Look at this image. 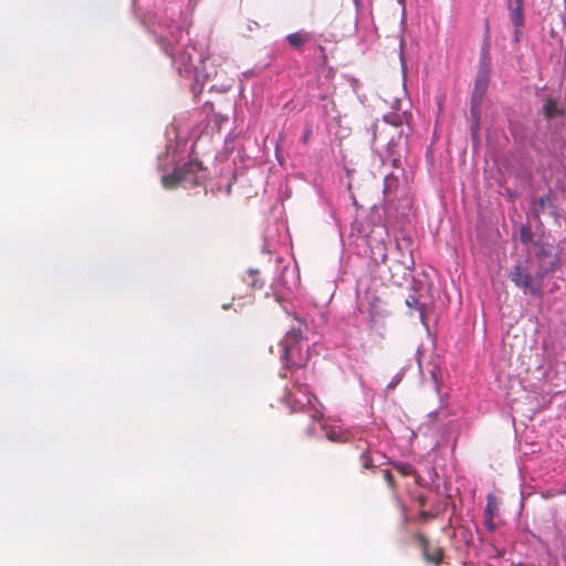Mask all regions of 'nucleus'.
<instances>
[{
    "label": "nucleus",
    "instance_id": "obj_1",
    "mask_svg": "<svg viewBox=\"0 0 566 566\" xmlns=\"http://www.w3.org/2000/svg\"><path fill=\"white\" fill-rule=\"evenodd\" d=\"M379 97L385 104H387L392 112L382 116V125L375 123L371 126L373 142L378 138L387 142L388 144L394 143V135L387 138V125H390L394 129L400 128L403 124H408L411 117L410 113L401 109L402 99L406 97V91L399 84L396 85H384L379 90Z\"/></svg>",
    "mask_w": 566,
    "mask_h": 566
},
{
    "label": "nucleus",
    "instance_id": "obj_2",
    "mask_svg": "<svg viewBox=\"0 0 566 566\" xmlns=\"http://www.w3.org/2000/svg\"><path fill=\"white\" fill-rule=\"evenodd\" d=\"M283 369L295 371L305 368L310 361L308 348L304 349L301 328L292 327L279 343Z\"/></svg>",
    "mask_w": 566,
    "mask_h": 566
},
{
    "label": "nucleus",
    "instance_id": "obj_3",
    "mask_svg": "<svg viewBox=\"0 0 566 566\" xmlns=\"http://www.w3.org/2000/svg\"><path fill=\"white\" fill-rule=\"evenodd\" d=\"M284 402L292 412H310L312 422L323 419V405L307 385L295 381L284 395Z\"/></svg>",
    "mask_w": 566,
    "mask_h": 566
},
{
    "label": "nucleus",
    "instance_id": "obj_4",
    "mask_svg": "<svg viewBox=\"0 0 566 566\" xmlns=\"http://www.w3.org/2000/svg\"><path fill=\"white\" fill-rule=\"evenodd\" d=\"M546 272L535 265L533 260L517 262L510 272V279L524 294L541 296Z\"/></svg>",
    "mask_w": 566,
    "mask_h": 566
},
{
    "label": "nucleus",
    "instance_id": "obj_5",
    "mask_svg": "<svg viewBox=\"0 0 566 566\" xmlns=\"http://www.w3.org/2000/svg\"><path fill=\"white\" fill-rule=\"evenodd\" d=\"M202 165L197 159H191L181 167L176 168L171 174L163 177L161 182L166 189H174L178 186H195L201 179Z\"/></svg>",
    "mask_w": 566,
    "mask_h": 566
},
{
    "label": "nucleus",
    "instance_id": "obj_6",
    "mask_svg": "<svg viewBox=\"0 0 566 566\" xmlns=\"http://www.w3.org/2000/svg\"><path fill=\"white\" fill-rule=\"evenodd\" d=\"M483 64L485 70H481L478 73V76L475 78L474 88L471 96V103L470 106L472 107L473 113L475 114L476 107H481L484 95L488 91L490 76L489 71L486 70V66L489 64V48L483 49Z\"/></svg>",
    "mask_w": 566,
    "mask_h": 566
},
{
    "label": "nucleus",
    "instance_id": "obj_7",
    "mask_svg": "<svg viewBox=\"0 0 566 566\" xmlns=\"http://www.w3.org/2000/svg\"><path fill=\"white\" fill-rule=\"evenodd\" d=\"M412 541L418 544L426 563L432 564L434 566H440L442 564L444 551L441 546H432L429 542V538L420 532L412 534Z\"/></svg>",
    "mask_w": 566,
    "mask_h": 566
},
{
    "label": "nucleus",
    "instance_id": "obj_8",
    "mask_svg": "<svg viewBox=\"0 0 566 566\" xmlns=\"http://www.w3.org/2000/svg\"><path fill=\"white\" fill-rule=\"evenodd\" d=\"M535 265L547 274L554 272L558 255L554 252V247L548 243L536 244L535 247Z\"/></svg>",
    "mask_w": 566,
    "mask_h": 566
},
{
    "label": "nucleus",
    "instance_id": "obj_9",
    "mask_svg": "<svg viewBox=\"0 0 566 566\" xmlns=\"http://www.w3.org/2000/svg\"><path fill=\"white\" fill-rule=\"evenodd\" d=\"M358 310L361 313H368L370 321L374 323L378 317L385 315L386 310L384 302L374 293L367 292L365 294V301H360Z\"/></svg>",
    "mask_w": 566,
    "mask_h": 566
},
{
    "label": "nucleus",
    "instance_id": "obj_10",
    "mask_svg": "<svg viewBox=\"0 0 566 566\" xmlns=\"http://www.w3.org/2000/svg\"><path fill=\"white\" fill-rule=\"evenodd\" d=\"M534 205L536 213L547 212L555 219L559 218L558 208L554 203L553 197L549 193L536 199Z\"/></svg>",
    "mask_w": 566,
    "mask_h": 566
},
{
    "label": "nucleus",
    "instance_id": "obj_11",
    "mask_svg": "<svg viewBox=\"0 0 566 566\" xmlns=\"http://www.w3.org/2000/svg\"><path fill=\"white\" fill-rule=\"evenodd\" d=\"M167 53L174 59V62L176 64H179L178 65V71L181 73L182 71L186 72V73H189L191 71V67H192V61H191V55L186 53V52H181L178 54V56L176 57V52L175 50H171V51H168L167 50Z\"/></svg>",
    "mask_w": 566,
    "mask_h": 566
},
{
    "label": "nucleus",
    "instance_id": "obj_12",
    "mask_svg": "<svg viewBox=\"0 0 566 566\" xmlns=\"http://www.w3.org/2000/svg\"><path fill=\"white\" fill-rule=\"evenodd\" d=\"M326 430V438L332 442H346L348 440V434L340 429L335 427H322Z\"/></svg>",
    "mask_w": 566,
    "mask_h": 566
},
{
    "label": "nucleus",
    "instance_id": "obj_13",
    "mask_svg": "<svg viewBox=\"0 0 566 566\" xmlns=\"http://www.w3.org/2000/svg\"><path fill=\"white\" fill-rule=\"evenodd\" d=\"M391 465L402 476L416 475L417 476V481L420 479V476L417 474L416 469L410 463H406V462H391Z\"/></svg>",
    "mask_w": 566,
    "mask_h": 566
},
{
    "label": "nucleus",
    "instance_id": "obj_14",
    "mask_svg": "<svg viewBox=\"0 0 566 566\" xmlns=\"http://www.w3.org/2000/svg\"><path fill=\"white\" fill-rule=\"evenodd\" d=\"M510 18L514 28L522 29L524 27L523 8H513V6H510Z\"/></svg>",
    "mask_w": 566,
    "mask_h": 566
},
{
    "label": "nucleus",
    "instance_id": "obj_15",
    "mask_svg": "<svg viewBox=\"0 0 566 566\" xmlns=\"http://www.w3.org/2000/svg\"><path fill=\"white\" fill-rule=\"evenodd\" d=\"M470 113H471V134L473 138H478L479 129H480V115H481V107H476L475 114L472 111V107L470 106Z\"/></svg>",
    "mask_w": 566,
    "mask_h": 566
},
{
    "label": "nucleus",
    "instance_id": "obj_16",
    "mask_svg": "<svg viewBox=\"0 0 566 566\" xmlns=\"http://www.w3.org/2000/svg\"><path fill=\"white\" fill-rule=\"evenodd\" d=\"M544 114L547 118H554L560 114L554 99H547L544 104Z\"/></svg>",
    "mask_w": 566,
    "mask_h": 566
},
{
    "label": "nucleus",
    "instance_id": "obj_17",
    "mask_svg": "<svg viewBox=\"0 0 566 566\" xmlns=\"http://www.w3.org/2000/svg\"><path fill=\"white\" fill-rule=\"evenodd\" d=\"M497 510L495 499L492 494H489L488 496V504L485 507V516L491 522L494 517L495 511Z\"/></svg>",
    "mask_w": 566,
    "mask_h": 566
},
{
    "label": "nucleus",
    "instance_id": "obj_18",
    "mask_svg": "<svg viewBox=\"0 0 566 566\" xmlns=\"http://www.w3.org/2000/svg\"><path fill=\"white\" fill-rule=\"evenodd\" d=\"M287 42L292 46L300 49L305 43V38L301 33H292L287 35Z\"/></svg>",
    "mask_w": 566,
    "mask_h": 566
},
{
    "label": "nucleus",
    "instance_id": "obj_19",
    "mask_svg": "<svg viewBox=\"0 0 566 566\" xmlns=\"http://www.w3.org/2000/svg\"><path fill=\"white\" fill-rule=\"evenodd\" d=\"M359 461H360L363 469H365V470H371L375 468V464H374V461L371 459L369 451L363 452L359 458Z\"/></svg>",
    "mask_w": 566,
    "mask_h": 566
},
{
    "label": "nucleus",
    "instance_id": "obj_20",
    "mask_svg": "<svg viewBox=\"0 0 566 566\" xmlns=\"http://www.w3.org/2000/svg\"><path fill=\"white\" fill-rule=\"evenodd\" d=\"M397 178L392 175L385 177V186H384V193L389 195L394 191V189L397 187Z\"/></svg>",
    "mask_w": 566,
    "mask_h": 566
},
{
    "label": "nucleus",
    "instance_id": "obj_21",
    "mask_svg": "<svg viewBox=\"0 0 566 566\" xmlns=\"http://www.w3.org/2000/svg\"><path fill=\"white\" fill-rule=\"evenodd\" d=\"M406 305L409 308L419 311L421 313V316H423V305L415 295H411L406 300Z\"/></svg>",
    "mask_w": 566,
    "mask_h": 566
},
{
    "label": "nucleus",
    "instance_id": "obj_22",
    "mask_svg": "<svg viewBox=\"0 0 566 566\" xmlns=\"http://www.w3.org/2000/svg\"><path fill=\"white\" fill-rule=\"evenodd\" d=\"M520 240L523 243H530L533 240V232L530 226H522L520 230Z\"/></svg>",
    "mask_w": 566,
    "mask_h": 566
},
{
    "label": "nucleus",
    "instance_id": "obj_23",
    "mask_svg": "<svg viewBox=\"0 0 566 566\" xmlns=\"http://www.w3.org/2000/svg\"><path fill=\"white\" fill-rule=\"evenodd\" d=\"M258 275H259V271H256V270H250L248 272V276L251 280L250 284L253 289H261L263 286V282L259 281Z\"/></svg>",
    "mask_w": 566,
    "mask_h": 566
},
{
    "label": "nucleus",
    "instance_id": "obj_24",
    "mask_svg": "<svg viewBox=\"0 0 566 566\" xmlns=\"http://www.w3.org/2000/svg\"><path fill=\"white\" fill-rule=\"evenodd\" d=\"M434 517H436V514H433L432 512H430V511H426V510H421V511L419 512V515H418L417 520H418L419 522L426 523V522H428L429 520H432V518H434Z\"/></svg>",
    "mask_w": 566,
    "mask_h": 566
},
{
    "label": "nucleus",
    "instance_id": "obj_25",
    "mask_svg": "<svg viewBox=\"0 0 566 566\" xmlns=\"http://www.w3.org/2000/svg\"><path fill=\"white\" fill-rule=\"evenodd\" d=\"M384 479H385V481L387 482L388 486H389L391 490H395V489H396V481H395V478H394L392 473H391L389 470H385V471H384Z\"/></svg>",
    "mask_w": 566,
    "mask_h": 566
},
{
    "label": "nucleus",
    "instance_id": "obj_26",
    "mask_svg": "<svg viewBox=\"0 0 566 566\" xmlns=\"http://www.w3.org/2000/svg\"><path fill=\"white\" fill-rule=\"evenodd\" d=\"M316 433V430H315V427L313 424L308 426L304 431H303V436L305 438H312L314 437Z\"/></svg>",
    "mask_w": 566,
    "mask_h": 566
},
{
    "label": "nucleus",
    "instance_id": "obj_27",
    "mask_svg": "<svg viewBox=\"0 0 566 566\" xmlns=\"http://www.w3.org/2000/svg\"><path fill=\"white\" fill-rule=\"evenodd\" d=\"M416 501L422 510L427 505V496L424 494H418Z\"/></svg>",
    "mask_w": 566,
    "mask_h": 566
},
{
    "label": "nucleus",
    "instance_id": "obj_28",
    "mask_svg": "<svg viewBox=\"0 0 566 566\" xmlns=\"http://www.w3.org/2000/svg\"><path fill=\"white\" fill-rule=\"evenodd\" d=\"M510 6H513V8H523L524 0H513V2Z\"/></svg>",
    "mask_w": 566,
    "mask_h": 566
},
{
    "label": "nucleus",
    "instance_id": "obj_29",
    "mask_svg": "<svg viewBox=\"0 0 566 566\" xmlns=\"http://www.w3.org/2000/svg\"><path fill=\"white\" fill-rule=\"evenodd\" d=\"M521 34V29L515 28V40L518 41Z\"/></svg>",
    "mask_w": 566,
    "mask_h": 566
},
{
    "label": "nucleus",
    "instance_id": "obj_30",
    "mask_svg": "<svg viewBox=\"0 0 566 566\" xmlns=\"http://www.w3.org/2000/svg\"><path fill=\"white\" fill-rule=\"evenodd\" d=\"M310 133H311V132L308 130V132L305 134L304 139H303V140H304V143L308 139Z\"/></svg>",
    "mask_w": 566,
    "mask_h": 566
},
{
    "label": "nucleus",
    "instance_id": "obj_31",
    "mask_svg": "<svg viewBox=\"0 0 566 566\" xmlns=\"http://www.w3.org/2000/svg\"><path fill=\"white\" fill-rule=\"evenodd\" d=\"M439 111H440V112L442 111V105H441V103L439 104Z\"/></svg>",
    "mask_w": 566,
    "mask_h": 566
}]
</instances>
